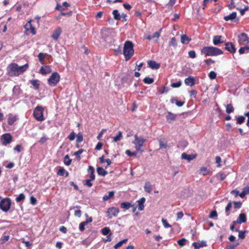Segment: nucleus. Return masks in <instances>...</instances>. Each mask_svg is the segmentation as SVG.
I'll return each mask as SVG.
<instances>
[{
    "instance_id": "15",
    "label": "nucleus",
    "mask_w": 249,
    "mask_h": 249,
    "mask_svg": "<svg viewBox=\"0 0 249 249\" xmlns=\"http://www.w3.org/2000/svg\"><path fill=\"white\" fill-rule=\"evenodd\" d=\"M247 221V217L246 215L244 213H241L238 217L237 218L236 221H233V224L236 223H245Z\"/></svg>"
},
{
    "instance_id": "46",
    "label": "nucleus",
    "mask_w": 249,
    "mask_h": 249,
    "mask_svg": "<svg viewBox=\"0 0 249 249\" xmlns=\"http://www.w3.org/2000/svg\"><path fill=\"white\" fill-rule=\"evenodd\" d=\"M64 163L66 165L69 166L71 162V160L70 159L68 155H67L64 157Z\"/></svg>"
},
{
    "instance_id": "45",
    "label": "nucleus",
    "mask_w": 249,
    "mask_h": 249,
    "mask_svg": "<svg viewBox=\"0 0 249 249\" xmlns=\"http://www.w3.org/2000/svg\"><path fill=\"white\" fill-rule=\"evenodd\" d=\"M145 84H151L154 81V79L148 77H146L143 80Z\"/></svg>"
},
{
    "instance_id": "55",
    "label": "nucleus",
    "mask_w": 249,
    "mask_h": 249,
    "mask_svg": "<svg viewBox=\"0 0 249 249\" xmlns=\"http://www.w3.org/2000/svg\"><path fill=\"white\" fill-rule=\"evenodd\" d=\"M186 239L185 238H182L181 239L178 240L177 242L179 245L182 247L185 245Z\"/></svg>"
},
{
    "instance_id": "44",
    "label": "nucleus",
    "mask_w": 249,
    "mask_h": 249,
    "mask_svg": "<svg viewBox=\"0 0 249 249\" xmlns=\"http://www.w3.org/2000/svg\"><path fill=\"white\" fill-rule=\"evenodd\" d=\"M127 241V239H125L122 241H120L114 246V248L115 249L119 248V247H121Z\"/></svg>"
},
{
    "instance_id": "51",
    "label": "nucleus",
    "mask_w": 249,
    "mask_h": 249,
    "mask_svg": "<svg viewBox=\"0 0 249 249\" xmlns=\"http://www.w3.org/2000/svg\"><path fill=\"white\" fill-rule=\"evenodd\" d=\"M231 208V202H229L225 208V211L226 212V215L228 216L230 214L229 211Z\"/></svg>"
},
{
    "instance_id": "42",
    "label": "nucleus",
    "mask_w": 249,
    "mask_h": 249,
    "mask_svg": "<svg viewBox=\"0 0 249 249\" xmlns=\"http://www.w3.org/2000/svg\"><path fill=\"white\" fill-rule=\"evenodd\" d=\"M66 173V176H68L69 173L66 171L63 168H61L57 172V175L61 176H63Z\"/></svg>"
},
{
    "instance_id": "53",
    "label": "nucleus",
    "mask_w": 249,
    "mask_h": 249,
    "mask_svg": "<svg viewBox=\"0 0 249 249\" xmlns=\"http://www.w3.org/2000/svg\"><path fill=\"white\" fill-rule=\"evenodd\" d=\"M238 245H239L238 243H236L235 244L230 243L229 244V245L228 246H227L226 247L225 249H234Z\"/></svg>"
},
{
    "instance_id": "61",
    "label": "nucleus",
    "mask_w": 249,
    "mask_h": 249,
    "mask_svg": "<svg viewBox=\"0 0 249 249\" xmlns=\"http://www.w3.org/2000/svg\"><path fill=\"white\" fill-rule=\"evenodd\" d=\"M188 54L190 57L194 58L196 57V53L194 51H190L188 53Z\"/></svg>"
},
{
    "instance_id": "18",
    "label": "nucleus",
    "mask_w": 249,
    "mask_h": 249,
    "mask_svg": "<svg viewBox=\"0 0 249 249\" xmlns=\"http://www.w3.org/2000/svg\"><path fill=\"white\" fill-rule=\"evenodd\" d=\"M195 249H199L200 248L206 247L207 246L206 242L205 241H199L197 242H194L192 244Z\"/></svg>"
},
{
    "instance_id": "56",
    "label": "nucleus",
    "mask_w": 249,
    "mask_h": 249,
    "mask_svg": "<svg viewBox=\"0 0 249 249\" xmlns=\"http://www.w3.org/2000/svg\"><path fill=\"white\" fill-rule=\"evenodd\" d=\"M110 230L107 227H105L102 230V232L104 235H107L110 233Z\"/></svg>"
},
{
    "instance_id": "37",
    "label": "nucleus",
    "mask_w": 249,
    "mask_h": 249,
    "mask_svg": "<svg viewBox=\"0 0 249 249\" xmlns=\"http://www.w3.org/2000/svg\"><path fill=\"white\" fill-rule=\"evenodd\" d=\"M30 83L34 87L35 89H37L39 87V81L38 80H33L30 81Z\"/></svg>"
},
{
    "instance_id": "47",
    "label": "nucleus",
    "mask_w": 249,
    "mask_h": 249,
    "mask_svg": "<svg viewBox=\"0 0 249 249\" xmlns=\"http://www.w3.org/2000/svg\"><path fill=\"white\" fill-rule=\"evenodd\" d=\"M169 45L174 47V48H176L177 46V43L175 37H173L171 39V40L169 43Z\"/></svg>"
},
{
    "instance_id": "40",
    "label": "nucleus",
    "mask_w": 249,
    "mask_h": 249,
    "mask_svg": "<svg viewBox=\"0 0 249 249\" xmlns=\"http://www.w3.org/2000/svg\"><path fill=\"white\" fill-rule=\"evenodd\" d=\"M48 139L49 138L47 135L45 134H43L42 137L39 140L38 142L41 144H43L46 142L48 140Z\"/></svg>"
},
{
    "instance_id": "39",
    "label": "nucleus",
    "mask_w": 249,
    "mask_h": 249,
    "mask_svg": "<svg viewBox=\"0 0 249 249\" xmlns=\"http://www.w3.org/2000/svg\"><path fill=\"white\" fill-rule=\"evenodd\" d=\"M234 108L231 104H228L226 107V111L227 113L229 114L233 112Z\"/></svg>"
},
{
    "instance_id": "1",
    "label": "nucleus",
    "mask_w": 249,
    "mask_h": 249,
    "mask_svg": "<svg viewBox=\"0 0 249 249\" xmlns=\"http://www.w3.org/2000/svg\"><path fill=\"white\" fill-rule=\"evenodd\" d=\"M28 67L29 66L27 63L23 66H19L17 63H12L8 66L7 70L9 76H16L23 73Z\"/></svg>"
},
{
    "instance_id": "5",
    "label": "nucleus",
    "mask_w": 249,
    "mask_h": 249,
    "mask_svg": "<svg viewBox=\"0 0 249 249\" xmlns=\"http://www.w3.org/2000/svg\"><path fill=\"white\" fill-rule=\"evenodd\" d=\"M11 205V200L8 197L3 198L0 201V209L4 212H8L10 209Z\"/></svg>"
},
{
    "instance_id": "14",
    "label": "nucleus",
    "mask_w": 249,
    "mask_h": 249,
    "mask_svg": "<svg viewBox=\"0 0 249 249\" xmlns=\"http://www.w3.org/2000/svg\"><path fill=\"white\" fill-rule=\"evenodd\" d=\"M225 49L231 53H234L236 52V48L234 44L231 42L225 43Z\"/></svg>"
},
{
    "instance_id": "35",
    "label": "nucleus",
    "mask_w": 249,
    "mask_h": 249,
    "mask_svg": "<svg viewBox=\"0 0 249 249\" xmlns=\"http://www.w3.org/2000/svg\"><path fill=\"white\" fill-rule=\"evenodd\" d=\"M249 53V45L246 46L244 47H241L239 50V53L240 54H242L244 53Z\"/></svg>"
},
{
    "instance_id": "31",
    "label": "nucleus",
    "mask_w": 249,
    "mask_h": 249,
    "mask_svg": "<svg viewBox=\"0 0 249 249\" xmlns=\"http://www.w3.org/2000/svg\"><path fill=\"white\" fill-rule=\"evenodd\" d=\"M115 194V192L112 191L108 192V195H105L103 197V199L104 201H107L109 200L110 198L113 197Z\"/></svg>"
},
{
    "instance_id": "57",
    "label": "nucleus",
    "mask_w": 249,
    "mask_h": 249,
    "mask_svg": "<svg viewBox=\"0 0 249 249\" xmlns=\"http://www.w3.org/2000/svg\"><path fill=\"white\" fill-rule=\"evenodd\" d=\"M161 221L164 228H170L171 227V226L169 224H168L166 219L162 218Z\"/></svg>"
},
{
    "instance_id": "4",
    "label": "nucleus",
    "mask_w": 249,
    "mask_h": 249,
    "mask_svg": "<svg viewBox=\"0 0 249 249\" xmlns=\"http://www.w3.org/2000/svg\"><path fill=\"white\" fill-rule=\"evenodd\" d=\"M146 141V139L143 138L139 137L137 135L134 136V140L132 142V143L135 145V147L137 151L142 150L143 146L144 143Z\"/></svg>"
},
{
    "instance_id": "58",
    "label": "nucleus",
    "mask_w": 249,
    "mask_h": 249,
    "mask_svg": "<svg viewBox=\"0 0 249 249\" xmlns=\"http://www.w3.org/2000/svg\"><path fill=\"white\" fill-rule=\"evenodd\" d=\"M182 82L180 80L178 81L176 83H173L171 84L172 88H178L181 85Z\"/></svg>"
},
{
    "instance_id": "25",
    "label": "nucleus",
    "mask_w": 249,
    "mask_h": 249,
    "mask_svg": "<svg viewBox=\"0 0 249 249\" xmlns=\"http://www.w3.org/2000/svg\"><path fill=\"white\" fill-rule=\"evenodd\" d=\"M196 155H188L185 153H183L181 155V158L182 159L187 160L188 161H191L196 158Z\"/></svg>"
},
{
    "instance_id": "38",
    "label": "nucleus",
    "mask_w": 249,
    "mask_h": 249,
    "mask_svg": "<svg viewBox=\"0 0 249 249\" xmlns=\"http://www.w3.org/2000/svg\"><path fill=\"white\" fill-rule=\"evenodd\" d=\"M112 14L114 17V18L116 20H119L121 19V16L119 13L118 10H114L113 11Z\"/></svg>"
},
{
    "instance_id": "23",
    "label": "nucleus",
    "mask_w": 249,
    "mask_h": 249,
    "mask_svg": "<svg viewBox=\"0 0 249 249\" xmlns=\"http://www.w3.org/2000/svg\"><path fill=\"white\" fill-rule=\"evenodd\" d=\"M61 34V29L58 28L55 29L52 35V37L55 40H57Z\"/></svg>"
},
{
    "instance_id": "54",
    "label": "nucleus",
    "mask_w": 249,
    "mask_h": 249,
    "mask_svg": "<svg viewBox=\"0 0 249 249\" xmlns=\"http://www.w3.org/2000/svg\"><path fill=\"white\" fill-rule=\"evenodd\" d=\"M235 231L239 232L238 237L242 239L245 238V233L246 231H239L238 229H236Z\"/></svg>"
},
{
    "instance_id": "8",
    "label": "nucleus",
    "mask_w": 249,
    "mask_h": 249,
    "mask_svg": "<svg viewBox=\"0 0 249 249\" xmlns=\"http://www.w3.org/2000/svg\"><path fill=\"white\" fill-rule=\"evenodd\" d=\"M12 135L8 133L3 134L0 138V142L3 145L6 146L12 142Z\"/></svg>"
},
{
    "instance_id": "2",
    "label": "nucleus",
    "mask_w": 249,
    "mask_h": 249,
    "mask_svg": "<svg viewBox=\"0 0 249 249\" xmlns=\"http://www.w3.org/2000/svg\"><path fill=\"white\" fill-rule=\"evenodd\" d=\"M201 54L205 56H217L222 54L223 52L220 49L213 46L203 47L200 51Z\"/></svg>"
},
{
    "instance_id": "26",
    "label": "nucleus",
    "mask_w": 249,
    "mask_h": 249,
    "mask_svg": "<svg viewBox=\"0 0 249 249\" xmlns=\"http://www.w3.org/2000/svg\"><path fill=\"white\" fill-rule=\"evenodd\" d=\"M176 115L173 114L171 112H168L166 119L169 123H171L176 120Z\"/></svg>"
},
{
    "instance_id": "41",
    "label": "nucleus",
    "mask_w": 249,
    "mask_h": 249,
    "mask_svg": "<svg viewBox=\"0 0 249 249\" xmlns=\"http://www.w3.org/2000/svg\"><path fill=\"white\" fill-rule=\"evenodd\" d=\"M123 138L122 133L121 131H119L118 134L113 138V142H117L120 141Z\"/></svg>"
},
{
    "instance_id": "30",
    "label": "nucleus",
    "mask_w": 249,
    "mask_h": 249,
    "mask_svg": "<svg viewBox=\"0 0 249 249\" xmlns=\"http://www.w3.org/2000/svg\"><path fill=\"white\" fill-rule=\"evenodd\" d=\"M97 172L99 175L105 176L107 174V172L103 168L98 167L97 168Z\"/></svg>"
},
{
    "instance_id": "27",
    "label": "nucleus",
    "mask_w": 249,
    "mask_h": 249,
    "mask_svg": "<svg viewBox=\"0 0 249 249\" xmlns=\"http://www.w3.org/2000/svg\"><path fill=\"white\" fill-rule=\"evenodd\" d=\"M88 172L89 174V178L90 180H94L95 179V175H94V169L91 166H89V168L88 169Z\"/></svg>"
},
{
    "instance_id": "36",
    "label": "nucleus",
    "mask_w": 249,
    "mask_h": 249,
    "mask_svg": "<svg viewBox=\"0 0 249 249\" xmlns=\"http://www.w3.org/2000/svg\"><path fill=\"white\" fill-rule=\"evenodd\" d=\"M134 205H132L130 203L125 202H123L121 204V207L122 208L128 210L131 207H133Z\"/></svg>"
},
{
    "instance_id": "32",
    "label": "nucleus",
    "mask_w": 249,
    "mask_h": 249,
    "mask_svg": "<svg viewBox=\"0 0 249 249\" xmlns=\"http://www.w3.org/2000/svg\"><path fill=\"white\" fill-rule=\"evenodd\" d=\"M190 40L191 39L186 35H183L181 36V42L183 44H187Z\"/></svg>"
},
{
    "instance_id": "49",
    "label": "nucleus",
    "mask_w": 249,
    "mask_h": 249,
    "mask_svg": "<svg viewBox=\"0 0 249 249\" xmlns=\"http://www.w3.org/2000/svg\"><path fill=\"white\" fill-rule=\"evenodd\" d=\"M245 120V117L243 116H239L237 118L236 124H242V123H243L244 122Z\"/></svg>"
},
{
    "instance_id": "62",
    "label": "nucleus",
    "mask_w": 249,
    "mask_h": 249,
    "mask_svg": "<svg viewBox=\"0 0 249 249\" xmlns=\"http://www.w3.org/2000/svg\"><path fill=\"white\" fill-rule=\"evenodd\" d=\"M217 216V212L216 211H213L209 215V217L211 218H213Z\"/></svg>"
},
{
    "instance_id": "17",
    "label": "nucleus",
    "mask_w": 249,
    "mask_h": 249,
    "mask_svg": "<svg viewBox=\"0 0 249 249\" xmlns=\"http://www.w3.org/2000/svg\"><path fill=\"white\" fill-rule=\"evenodd\" d=\"M92 221V218L91 217L87 218L86 221L82 222L79 224V229L81 231L85 230V226L88 225L89 223Z\"/></svg>"
},
{
    "instance_id": "11",
    "label": "nucleus",
    "mask_w": 249,
    "mask_h": 249,
    "mask_svg": "<svg viewBox=\"0 0 249 249\" xmlns=\"http://www.w3.org/2000/svg\"><path fill=\"white\" fill-rule=\"evenodd\" d=\"M113 34H114L113 31L109 28H106L101 31L102 36L106 41L108 40V36Z\"/></svg>"
},
{
    "instance_id": "48",
    "label": "nucleus",
    "mask_w": 249,
    "mask_h": 249,
    "mask_svg": "<svg viewBox=\"0 0 249 249\" xmlns=\"http://www.w3.org/2000/svg\"><path fill=\"white\" fill-rule=\"evenodd\" d=\"M25 198V195L23 193H21L19 194V196L16 198V201L17 202H19L21 201L24 200Z\"/></svg>"
},
{
    "instance_id": "64",
    "label": "nucleus",
    "mask_w": 249,
    "mask_h": 249,
    "mask_svg": "<svg viewBox=\"0 0 249 249\" xmlns=\"http://www.w3.org/2000/svg\"><path fill=\"white\" fill-rule=\"evenodd\" d=\"M75 134L74 132H71L69 136H68V138L70 141H73L75 139Z\"/></svg>"
},
{
    "instance_id": "13",
    "label": "nucleus",
    "mask_w": 249,
    "mask_h": 249,
    "mask_svg": "<svg viewBox=\"0 0 249 249\" xmlns=\"http://www.w3.org/2000/svg\"><path fill=\"white\" fill-rule=\"evenodd\" d=\"M32 21V19H30V20H29L24 26V28L27 31H30L33 35H36V32L35 31V28L31 24Z\"/></svg>"
},
{
    "instance_id": "63",
    "label": "nucleus",
    "mask_w": 249,
    "mask_h": 249,
    "mask_svg": "<svg viewBox=\"0 0 249 249\" xmlns=\"http://www.w3.org/2000/svg\"><path fill=\"white\" fill-rule=\"evenodd\" d=\"M30 203L33 205H35L36 204V199L34 196H31L30 197Z\"/></svg>"
},
{
    "instance_id": "9",
    "label": "nucleus",
    "mask_w": 249,
    "mask_h": 249,
    "mask_svg": "<svg viewBox=\"0 0 249 249\" xmlns=\"http://www.w3.org/2000/svg\"><path fill=\"white\" fill-rule=\"evenodd\" d=\"M238 42L240 45L249 44V37L246 34L242 33L238 36Z\"/></svg>"
},
{
    "instance_id": "50",
    "label": "nucleus",
    "mask_w": 249,
    "mask_h": 249,
    "mask_svg": "<svg viewBox=\"0 0 249 249\" xmlns=\"http://www.w3.org/2000/svg\"><path fill=\"white\" fill-rule=\"evenodd\" d=\"M93 180H90V178L89 179H87L86 180H84L83 183L84 185L88 186L89 187H90L92 186V183L91 182Z\"/></svg>"
},
{
    "instance_id": "43",
    "label": "nucleus",
    "mask_w": 249,
    "mask_h": 249,
    "mask_svg": "<svg viewBox=\"0 0 249 249\" xmlns=\"http://www.w3.org/2000/svg\"><path fill=\"white\" fill-rule=\"evenodd\" d=\"M159 141L160 143V149H166L167 148V144L166 142L162 140H160Z\"/></svg>"
},
{
    "instance_id": "24",
    "label": "nucleus",
    "mask_w": 249,
    "mask_h": 249,
    "mask_svg": "<svg viewBox=\"0 0 249 249\" xmlns=\"http://www.w3.org/2000/svg\"><path fill=\"white\" fill-rule=\"evenodd\" d=\"M222 36H215L213 37V44L214 45H217L220 43L223 42L221 40Z\"/></svg>"
},
{
    "instance_id": "3",
    "label": "nucleus",
    "mask_w": 249,
    "mask_h": 249,
    "mask_svg": "<svg viewBox=\"0 0 249 249\" xmlns=\"http://www.w3.org/2000/svg\"><path fill=\"white\" fill-rule=\"evenodd\" d=\"M123 53L125 60L127 61L131 58L134 54L133 44L130 41L125 42L124 47Z\"/></svg>"
},
{
    "instance_id": "33",
    "label": "nucleus",
    "mask_w": 249,
    "mask_h": 249,
    "mask_svg": "<svg viewBox=\"0 0 249 249\" xmlns=\"http://www.w3.org/2000/svg\"><path fill=\"white\" fill-rule=\"evenodd\" d=\"M171 102L172 104H176V105L178 107H182L184 104V102L179 101L178 99L176 98H172L171 99Z\"/></svg>"
},
{
    "instance_id": "59",
    "label": "nucleus",
    "mask_w": 249,
    "mask_h": 249,
    "mask_svg": "<svg viewBox=\"0 0 249 249\" xmlns=\"http://www.w3.org/2000/svg\"><path fill=\"white\" fill-rule=\"evenodd\" d=\"M216 76V73L213 71H211L209 74V77L211 79H214Z\"/></svg>"
},
{
    "instance_id": "7",
    "label": "nucleus",
    "mask_w": 249,
    "mask_h": 249,
    "mask_svg": "<svg viewBox=\"0 0 249 249\" xmlns=\"http://www.w3.org/2000/svg\"><path fill=\"white\" fill-rule=\"evenodd\" d=\"M60 75L57 72H53L48 79V84L51 86H55L60 80Z\"/></svg>"
},
{
    "instance_id": "19",
    "label": "nucleus",
    "mask_w": 249,
    "mask_h": 249,
    "mask_svg": "<svg viewBox=\"0 0 249 249\" xmlns=\"http://www.w3.org/2000/svg\"><path fill=\"white\" fill-rule=\"evenodd\" d=\"M149 67L153 70H157L160 67V64L157 63L155 61L150 60L148 62Z\"/></svg>"
},
{
    "instance_id": "34",
    "label": "nucleus",
    "mask_w": 249,
    "mask_h": 249,
    "mask_svg": "<svg viewBox=\"0 0 249 249\" xmlns=\"http://www.w3.org/2000/svg\"><path fill=\"white\" fill-rule=\"evenodd\" d=\"M47 56H48V55L47 53H40L38 54V58L39 62L42 64H44V58L45 57H46Z\"/></svg>"
},
{
    "instance_id": "22",
    "label": "nucleus",
    "mask_w": 249,
    "mask_h": 249,
    "mask_svg": "<svg viewBox=\"0 0 249 249\" xmlns=\"http://www.w3.org/2000/svg\"><path fill=\"white\" fill-rule=\"evenodd\" d=\"M145 201V199L144 197H142L140 199L137 201V202L138 203V209L139 211H141L144 209Z\"/></svg>"
},
{
    "instance_id": "6",
    "label": "nucleus",
    "mask_w": 249,
    "mask_h": 249,
    "mask_svg": "<svg viewBox=\"0 0 249 249\" xmlns=\"http://www.w3.org/2000/svg\"><path fill=\"white\" fill-rule=\"evenodd\" d=\"M33 115L35 118L38 121L42 122L44 120L43 108L41 106H37L35 108Z\"/></svg>"
},
{
    "instance_id": "29",
    "label": "nucleus",
    "mask_w": 249,
    "mask_h": 249,
    "mask_svg": "<svg viewBox=\"0 0 249 249\" xmlns=\"http://www.w3.org/2000/svg\"><path fill=\"white\" fill-rule=\"evenodd\" d=\"M236 12H233L230 15L225 16L224 19L226 21L232 20L236 18Z\"/></svg>"
},
{
    "instance_id": "16",
    "label": "nucleus",
    "mask_w": 249,
    "mask_h": 249,
    "mask_svg": "<svg viewBox=\"0 0 249 249\" xmlns=\"http://www.w3.org/2000/svg\"><path fill=\"white\" fill-rule=\"evenodd\" d=\"M51 71L52 70L51 67L48 65L43 66L40 70V73L43 75L49 74L51 73Z\"/></svg>"
},
{
    "instance_id": "21",
    "label": "nucleus",
    "mask_w": 249,
    "mask_h": 249,
    "mask_svg": "<svg viewBox=\"0 0 249 249\" xmlns=\"http://www.w3.org/2000/svg\"><path fill=\"white\" fill-rule=\"evenodd\" d=\"M184 83L187 86H193L195 84V79L193 76H189L185 79Z\"/></svg>"
},
{
    "instance_id": "52",
    "label": "nucleus",
    "mask_w": 249,
    "mask_h": 249,
    "mask_svg": "<svg viewBox=\"0 0 249 249\" xmlns=\"http://www.w3.org/2000/svg\"><path fill=\"white\" fill-rule=\"evenodd\" d=\"M83 141V135L81 133H79L76 136V142L79 143Z\"/></svg>"
},
{
    "instance_id": "28",
    "label": "nucleus",
    "mask_w": 249,
    "mask_h": 249,
    "mask_svg": "<svg viewBox=\"0 0 249 249\" xmlns=\"http://www.w3.org/2000/svg\"><path fill=\"white\" fill-rule=\"evenodd\" d=\"M144 189V191L148 193H151L152 192V187L150 182L147 181L145 183Z\"/></svg>"
},
{
    "instance_id": "12",
    "label": "nucleus",
    "mask_w": 249,
    "mask_h": 249,
    "mask_svg": "<svg viewBox=\"0 0 249 249\" xmlns=\"http://www.w3.org/2000/svg\"><path fill=\"white\" fill-rule=\"evenodd\" d=\"M18 119V116L16 114L10 113L8 115L7 123L9 125H13Z\"/></svg>"
},
{
    "instance_id": "20",
    "label": "nucleus",
    "mask_w": 249,
    "mask_h": 249,
    "mask_svg": "<svg viewBox=\"0 0 249 249\" xmlns=\"http://www.w3.org/2000/svg\"><path fill=\"white\" fill-rule=\"evenodd\" d=\"M22 93V90L18 86H15L13 89V95L16 98L19 97V96Z\"/></svg>"
},
{
    "instance_id": "10",
    "label": "nucleus",
    "mask_w": 249,
    "mask_h": 249,
    "mask_svg": "<svg viewBox=\"0 0 249 249\" xmlns=\"http://www.w3.org/2000/svg\"><path fill=\"white\" fill-rule=\"evenodd\" d=\"M119 213V210L118 208L112 207L108 209L107 213V216L108 218L110 219L113 216L116 217L117 216Z\"/></svg>"
},
{
    "instance_id": "60",
    "label": "nucleus",
    "mask_w": 249,
    "mask_h": 249,
    "mask_svg": "<svg viewBox=\"0 0 249 249\" xmlns=\"http://www.w3.org/2000/svg\"><path fill=\"white\" fill-rule=\"evenodd\" d=\"M160 30L159 32H155L153 35H151L152 39L156 38L157 39L160 36Z\"/></svg>"
}]
</instances>
